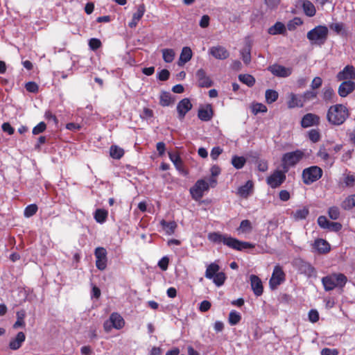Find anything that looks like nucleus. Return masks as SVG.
I'll return each instance as SVG.
<instances>
[{"label": "nucleus", "instance_id": "nucleus-1", "mask_svg": "<svg viewBox=\"0 0 355 355\" xmlns=\"http://www.w3.org/2000/svg\"><path fill=\"white\" fill-rule=\"evenodd\" d=\"M208 239L211 242L217 243H223L227 246L236 250H243L248 248H253L254 247V245L252 243L240 241L236 239L217 232L209 233Z\"/></svg>", "mask_w": 355, "mask_h": 355}, {"label": "nucleus", "instance_id": "nucleus-2", "mask_svg": "<svg viewBox=\"0 0 355 355\" xmlns=\"http://www.w3.org/2000/svg\"><path fill=\"white\" fill-rule=\"evenodd\" d=\"M348 116V109L342 104H336L331 106L327 114L328 121L336 125L343 124Z\"/></svg>", "mask_w": 355, "mask_h": 355}, {"label": "nucleus", "instance_id": "nucleus-3", "mask_svg": "<svg viewBox=\"0 0 355 355\" xmlns=\"http://www.w3.org/2000/svg\"><path fill=\"white\" fill-rule=\"evenodd\" d=\"M329 33L326 26H318L307 33V38L313 45L321 46L327 39Z\"/></svg>", "mask_w": 355, "mask_h": 355}, {"label": "nucleus", "instance_id": "nucleus-4", "mask_svg": "<svg viewBox=\"0 0 355 355\" xmlns=\"http://www.w3.org/2000/svg\"><path fill=\"white\" fill-rule=\"evenodd\" d=\"M324 288H343L347 282V277L341 273L331 274L322 279Z\"/></svg>", "mask_w": 355, "mask_h": 355}, {"label": "nucleus", "instance_id": "nucleus-5", "mask_svg": "<svg viewBox=\"0 0 355 355\" xmlns=\"http://www.w3.org/2000/svg\"><path fill=\"white\" fill-rule=\"evenodd\" d=\"M302 175L303 182L305 184L309 185L322 177V170L317 166H312L304 168Z\"/></svg>", "mask_w": 355, "mask_h": 355}, {"label": "nucleus", "instance_id": "nucleus-6", "mask_svg": "<svg viewBox=\"0 0 355 355\" xmlns=\"http://www.w3.org/2000/svg\"><path fill=\"white\" fill-rule=\"evenodd\" d=\"M125 325V321L121 315L114 312L111 313L108 320L104 322L103 328L106 332H110L112 328L116 329H121Z\"/></svg>", "mask_w": 355, "mask_h": 355}, {"label": "nucleus", "instance_id": "nucleus-7", "mask_svg": "<svg viewBox=\"0 0 355 355\" xmlns=\"http://www.w3.org/2000/svg\"><path fill=\"white\" fill-rule=\"evenodd\" d=\"M304 156V153L300 150L285 153L282 157V164L284 168L293 166L297 164Z\"/></svg>", "mask_w": 355, "mask_h": 355}, {"label": "nucleus", "instance_id": "nucleus-8", "mask_svg": "<svg viewBox=\"0 0 355 355\" xmlns=\"http://www.w3.org/2000/svg\"><path fill=\"white\" fill-rule=\"evenodd\" d=\"M209 184L203 180L196 182L195 185L190 189L191 196L196 200H200L204 195V192L209 189Z\"/></svg>", "mask_w": 355, "mask_h": 355}, {"label": "nucleus", "instance_id": "nucleus-9", "mask_svg": "<svg viewBox=\"0 0 355 355\" xmlns=\"http://www.w3.org/2000/svg\"><path fill=\"white\" fill-rule=\"evenodd\" d=\"M96 266L100 270H103L107 266V251L104 248L98 247L94 252Z\"/></svg>", "mask_w": 355, "mask_h": 355}, {"label": "nucleus", "instance_id": "nucleus-10", "mask_svg": "<svg viewBox=\"0 0 355 355\" xmlns=\"http://www.w3.org/2000/svg\"><path fill=\"white\" fill-rule=\"evenodd\" d=\"M285 280V274L279 266L274 268L271 278L270 279V286L272 288L279 286Z\"/></svg>", "mask_w": 355, "mask_h": 355}, {"label": "nucleus", "instance_id": "nucleus-11", "mask_svg": "<svg viewBox=\"0 0 355 355\" xmlns=\"http://www.w3.org/2000/svg\"><path fill=\"white\" fill-rule=\"evenodd\" d=\"M286 175L281 171H275L266 179L267 184L272 188H277L285 180Z\"/></svg>", "mask_w": 355, "mask_h": 355}, {"label": "nucleus", "instance_id": "nucleus-12", "mask_svg": "<svg viewBox=\"0 0 355 355\" xmlns=\"http://www.w3.org/2000/svg\"><path fill=\"white\" fill-rule=\"evenodd\" d=\"M268 70L275 76L286 78L289 76L293 71L292 68L286 67L279 64H273L268 67Z\"/></svg>", "mask_w": 355, "mask_h": 355}, {"label": "nucleus", "instance_id": "nucleus-13", "mask_svg": "<svg viewBox=\"0 0 355 355\" xmlns=\"http://www.w3.org/2000/svg\"><path fill=\"white\" fill-rule=\"evenodd\" d=\"M338 81L353 80L355 79V68L352 65H347L336 75Z\"/></svg>", "mask_w": 355, "mask_h": 355}, {"label": "nucleus", "instance_id": "nucleus-14", "mask_svg": "<svg viewBox=\"0 0 355 355\" xmlns=\"http://www.w3.org/2000/svg\"><path fill=\"white\" fill-rule=\"evenodd\" d=\"M340 187L352 188L355 186V175L350 171H345L343 173L342 177L338 182Z\"/></svg>", "mask_w": 355, "mask_h": 355}, {"label": "nucleus", "instance_id": "nucleus-15", "mask_svg": "<svg viewBox=\"0 0 355 355\" xmlns=\"http://www.w3.org/2000/svg\"><path fill=\"white\" fill-rule=\"evenodd\" d=\"M355 90V82L343 81L338 87V93L341 97H346Z\"/></svg>", "mask_w": 355, "mask_h": 355}, {"label": "nucleus", "instance_id": "nucleus-16", "mask_svg": "<svg viewBox=\"0 0 355 355\" xmlns=\"http://www.w3.org/2000/svg\"><path fill=\"white\" fill-rule=\"evenodd\" d=\"M300 123L304 128L318 125L320 123V117L317 114L308 113L304 115Z\"/></svg>", "mask_w": 355, "mask_h": 355}, {"label": "nucleus", "instance_id": "nucleus-17", "mask_svg": "<svg viewBox=\"0 0 355 355\" xmlns=\"http://www.w3.org/2000/svg\"><path fill=\"white\" fill-rule=\"evenodd\" d=\"M209 53L216 59L225 60L230 55L227 50L221 46H212L209 49Z\"/></svg>", "mask_w": 355, "mask_h": 355}, {"label": "nucleus", "instance_id": "nucleus-18", "mask_svg": "<svg viewBox=\"0 0 355 355\" xmlns=\"http://www.w3.org/2000/svg\"><path fill=\"white\" fill-rule=\"evenodd\" d=\"M192 108V104L188 98L181 100L177 105L179 118L184 119L186 114Z\"/></svg>", "mask_w": 355, "mask_h": 355}, {"label": "nucleus", "instance_id": "nucleus-19", "mask_svg": "<svg viewBox=\"0 0 355 355\" xmlns=\"http://www.w3.org/2000/svg\"><path fill=\"white\" fill-rule=\"evenodd\" d=\"M26 340V336H25V334L22 331H19L17 333V334L16 335L15 338H12L10 340V343H9V348L12 350H17L19 349L23 343Z\"/></svg>", "mask_w": 355, "mask_h": 355}, {"label": "nucleus", "instance_id": "nucleus-20", "mask_svg": "<svg viewBox=\"0 0 355 355\" xmlns=\"http://www.w3.org/2000/svg\"><path fill=\"white\" fill-rule=\"evenodd\" d=\"M146 8L144 4L139 5L137 8V12L133 14L132 20L129 22L128 26L132 28H135L139 20L144 16Z\"/></svg>", "mask_w": 355, "mask_h": 355}, {"label": "nucleus", "instance_id": "nucleus-21", "mask_svg": "<svg viewBox=\"0 0 355 355\" xmlns=\"http://www.w3.org/2000/svg\"><path fill=\"white\" fill-rule=\"evenodd\" d=\"M313 248L314 251L320 254H324L330 250V245L325 240L318 239L314 241Z\"/></svg>", "mask_w": 355, "mask_h": 355}, {"label": "nucleus", "instance_id": "nucleus-22", "mask_svg": "<svg viewBox=\"0 0 355 355\" xmlns=\"http://www.w3.org/2000/svg\"><path fill=\"white\" fill-rule=\"evenodd\" d=\"M196 77L200 87H209L211 86V80L208 76H207L206 72L204 69H200L198 70L196 72Z\"/></svg>", "mask_w": 355, "mask_h": 355}, {"label": "nucleus", "instance_id": "nucleus-23", "mask_svg": "<svg viewBox=\"0 0 355 355\" xmlns=\"http://www.w3.org/2000/svg\"><path fill=\"white\" fill-rule=\"evenodd\" d=\"M193 53L190 47L184 46L182 48L178 64L179 66H183L188 62L192 58Z\"/></svg>", "mask_w": 355, "mask_h": 355}, {"label": "nucleus", "instance_id": "nucleus-24", "mask_svg": "<svg viewBox=\"0 0 355 355\" xmlns=\"http://www.w3.org/2000/svg\"><path fill=\"white\" fill-rule=\"evenodd\" d=\"M198 118L203 121L211 120L213 116V110L211 105H207L198 110Z\"/></svg>", "mask_w": 355, "mask_h": 355}, {"label": "nucleus", "instance_id": "nucleus-25", "mask_svg": "<svg viewBox=\"0 0 355 355\" xmlns=\"http://www.w3.org/2000/svg\"><path fill=\"white\" fill-rule=\"evenodd\" d=\"M175 99L168 92H162L159 95V104L163 107L169 106L174 103Z\"/></svg>", "mask_w": 355, "mask_h": 355}, {"label": "nucleus", "instance_id": "nucleus-26", "mask_svg": "<svg viewBox=\"0 0 355 355\" xmlns=\"http://www.w3.org/2000/svg\"><path fill=\"white\" fill-rule=\"evenodd\" d=\"M317 156L320 157L322 160H323L326 163V164H327L329 166H331L335 162V158L331 157L324 148H320V150L317 153Z\"/></svg>", "mask_w": 355, "mask_h": 355}, {"label": "nucleus", "instance_id": "nucleus-27", "mask_svg": "<svg viewBox=\"0 0 355 355\" xmlns=\"http://www.w3.org/2000/svg\"><path fill=\"white\" fill-rule=\"evenodd\" d=\"M285 25L279 21L276 22L273 26L270 27L268 30V33L270 35H275L279 34H284L286 33Z\"/></svg>", "mask_w": 355, "mask_h": 355}, {"label": "nucleus", "instance_id": "nucleus-28", "mask_svg": "<svg viewBox=\"0 0 355 355\" xmlns=\"http://www.w3.org/2000/svg\"><path fill=\"white\" fill-rule=\"evenodd\" d=\"M253 189V182L248 180L244 185L240 187L238 189V193L240 196L247 198L251 193Z\"/></svg>", "mask_w": 355, "mask_h": 355}, {"label": "nucleus", "instance_id": "nucleus-29", "mask_svg": "<svg viewBox=\"0 0 355 355\" xmlns=\"http://www.w3.org/2000/svg\"><path fill=\"white\" fill-rule=\"evenodd\" d=\"M345 210H350L355 207V194L347 196L340 204Z\"/></svg>", "mask_w": 355, "mask_h": 355}, {"label": "nucleus", "instance_id": "nucleus-30", "mask_svg": "<svg viewBox=\"0 0 355 355\" xmlns=\"http://www.w3.org/2000/svg\"><path fill=\"white\" fill-rule=\"evenodd\" d=\"M288 107L289 108H294L296 107H302L304 102L298 98V97L293 93H291L288 96Z\"/></svg>", "mask_w": 355, "mask_h": 355}, {"label": "nucleus", "instance_id": "nucleus-31", "mask_svg": "<svg viewBox=\"0 0 355 355\" xmlns=\"http://www.w3.org/2000/svg\"><path fill=\"white\" fill-rule=\"evenodd\" d=\"M160 224L164 230L168 235L173 234L175 232V230L177 227V224L174 221L166 222V220H162L160 222Z\"/></svg>", "mask_w": 355, "mask_h": 355}, {"label": "nucleus", "instance_id": "nucleus-32", "mask_svg": "<svg viewBox=\"0 0 355 355\" xmlns=\"http://www.w3.org/2000/svg\"><path fill=\"white\" fill-rule=\"evenodd\" d=\"M252 226L249 220H243L237 229L239 234H249L252 232Z\"/></svg>", "mask_w": 355, "mask_h": 355}, {"label": "nucleus", "instance_id": "nucleus-33", "mask_svg": "<svg viewBox=\"0 0 355 355\" xmlns=\"http://www.w3.org/2000/svg\"><path fill=\"white\" fill-rule=\"evenodd\" d=\"M124 155V150L123 148L118 146L112 145L110 148V155L116 159H121Z\"/></svg>", "mask_w": 355, "mask_h": 355}, {"label": "nucleus", "instance_id": "nucleus-34", "mask_svg": "<svg viewBox=\"0 0 355 355\" xmlns=\"http://www.w3.org/2000/svg\"><path fill=\"white\" fill-rule=\"evenodd\" d=\"M304 13L309 17H313L315 14V8L314 5L309 1L305 0L302 4Z\"/></svg>", "mask_w": 355, "mask_h": 355}, {"label": "nucleus", "instance_id": "nucleus-35", "mask_svg": "<svg viewBox=\"0 0 355 355\" xmlns=\"http://www.w3.org/2000/svg\"><path fill=\"white\" fill-rule=\"evenodd\" d=\"M162 58L165 62L171 63L173 61L175 52L172 49H164L162 50Z\"/></svg>", "mask_w": 355, "mask_h": 355}, {"label": "nucleus", "instance_id": "nucleus-36", "mask_svg": "<svg viewBox=\"0 0 355 355\" xmlns=\"http://www.w3.org/2000/svg\"><path fill=\"white\" fill-rule=\"evenodd\" d=\"M17 320L13 324V328L17 329L19 327H24L25 322L24 318L26 317V312L24 310H20L17 312Z\"/></svg>", "mask_w": 355, "mask_h": 355}, {"label": "nucleus", "instance_id": "nucleus-37", "mask_svg": "<svg viewBox=\"0 0 355 355\" xmlns=\"http://www.w3.org/2000/svg\"><path fill=\"white\" fill-rule=\"evenodd\" d=\"M309 213V209L306 207L298 209L292 213L293 217L298 220L305 219Z\"/></svg>", "mask_w": 355, "mask_h": 355}, {"label": "nucleus", "instance_id": "nucleus-38", "mask_svg": "<svg viewBox=\"0 0 355 355\" xmlns=\"http://www.w3.org/2000/svg\"><path fill=\"white\" fill-rule=\"evenodd\" d=\"M219 272V266L216 263L209 264L206 269L205 277L211 279L215 275Z\"/></svg>", "mask_w": 355, "mask_h": 355}, {"label": "nucleus", "instance_id": "nucleus-39", "mask_svg": "<svg viewBox=\"0 0 355 355\" xmlns=\"http://www.w3.org/2000/svg\"><path fill=\"white\" fill-rule=\"evenodd\" d=\"M169 158L171 161L173 163L177 170L180 172H184L183 164L181 158L177 154L169 153Z\"/></svg>", "mask_w": 355, "mask_h": 355}, {"label": "nucleus", "instance_id": "nucleus-40", "mask_svg": "<svg viewBox=\"0 0 355 355\" xmlns=\"http://www.w3.org/2000/svg\"><path fill=\"white\" fill-rule=\"evenodd\" d=\"M246 162V159L243 157L233 156L232 158V164L236 169L242 168Z\"/></svg>", "mask_w": 355, "mask_h": 355}, {"label": "nucleus", "instance_id": "nucleus-41", "mask_svg": "<svg viewBox=\"0 0 355 355\" xmlns=\"http://www.w3.org/2000/svg\"><path fill=\"white\" fill-rule=\"evenodd\" d=\"M266 101L268 103H272L275 102L278 98V93L277 91L273 89H267L266 91Z\"/></svg>", "mask_w": 355, "mask_h": 355}, {"label": "nucleus", "instance_id": "nucleus-42", "mask_svg": "<svg viewBox=\"0 0 355 355\" xmlns=\"http://www.w3.org/2000/svg\"><path fill=\"white\" fill-rule=\"evenodd\" d=\"M335 96L334 91L331 87H324L323 89V100L326 102H333Z\"/></svg>", "mask_w": 355, "mask_h": 355}, {"label": "nucleus", "instance_id": "nucleus-43", "mask_svg": "<svg viewBox=\"0 0 355 355\" xmlns=\"http://www.w3.org/2000/svg\"><path fill=\"white\" fill-rule=\"evenodd\" d=\"M239 79L241 82L249 87L254 85L255 83V79L250 74H240L239 76Z\"/></svg>", "mask_w": 355, "mask_h": 355}, {"label": "nucleus", "instance_id": "nucleus-44", "mask_svg": "<svg viewBox=\"0 0 355 355\" xmlns=\"http://www.w3.org/2000/svg\"><path fill=\"white\" fill-rule=\"evenodd\" d=\"M107 216V211L104 209H97L94 214L95 220H96V222H98L99 223H104L106 220Z\"/></svg>", "mask_w": 355, "mask_h": 355}, {"label": "nucleus", "instance_id": "nucleus-45", "mask_svg": "<svg viewBox=\"0 0 355 355\" xmlns=\"http://www.w3.org/2000/svg\"><path fill=\"white\" fill-rule=\"evenodd\" d=\"M241 320V316L239 313L236 311H230L229 314V323L230 325H236Z\"/></svg>", "mask_w": 355, "mask_h": 355}, {"label": "nucleus", "instance_id": "nucleus-46", "mask_svg": "<svg viewBox=\"0 0 355 355\" xmlns=\"http://www.w3.org/2000/svg\"><path fill=\"white\" fill-rule=\"evenodd\" d=\"M211 279H213L215 285L218 287L222 286L225 280V275L223 272H218Z\"/></svg>", "mask_w": 355, "mask_h": 355}, {"label": "nucleus", "instance_id": "nucleus-47", "mask_svg": "<svg viewBox=\"0 0 355 355\" xmlns=\"http://www.w3.org/2000/svg\"><path fill=\"white\" fill-rule=\"evenodd\" d=\"M250 280L252 288H263L262 282L257 276L251 275Z\"/></svg>", "mask_w": 355, "mask_h": 355}, {"label": "nucleus", "instance_id": "nucleus-48", "mask_svg": "<svg viewBox=\"0 0 355 355\" xmlns=\"http://www.w3.org/2000/svg\"><path fill=\"white\" fill-rule=\"evenodd\" d=\"M37 206L35 204L28 205L24 209V216L26 218L31 217L36 214Z\"/></svg>", "mask_w": 355, "mask_h": 355}, {"label": "nucleus", "instance_id": "nucleus-49", "mask_svg": "<svg viewBox=\"0 0 355 355\" xmlns=\"http://www.w3.org/2000/svg\"><path fill=\"white\" fill-rule=\"evenodd\" d=\"M241 58L245 64H248L251 62L250 47H246L241 51Z\"/></svg>", "mask_w": 355, "mask_h": 355}, {"label": "nucleus", "instance_id": "nucleus-50", "mask_svg": "<svg viewBox=\"0 0 355 355\" xmlns=\"http://www.w3.org/2000/svg\"><path fill=\"white\" fill-rule=\"evenodd\" d=\"M309 139L313 143L318 142L320 139V134L318 130L312 129L308 132Z\"/></svg>", "mask_w": 355, "mask_h": 355}, {"label": "nucleus", "instance_id": "nucleus-51", "mask_svg": "<svg viewBox=\"0 0 355 355\" xmlns=\"http://www.w3.org/2000/svg\"><path fill=\"white\" fill-rule=\"evenodd\" d=\"M302 24V21L299 17H295L293 19L288 21L287 24V28L289 31H293L297 26Z\"/></svg>", "mask_w": 355, "mask_h": 355}, {"label": "nucleus", "instance_id": "nucleus-52", "mask_svg": "<svg viewBox=\"0 0 355 355\" xmlns=\"http://www.w3.org/2000/svg\"><path fill=\"white\" fill-rule=\"evenodd\" d=\"M329 216L332 220H336L340 216V209L338 207L333 206L329 209Z\"/></svg>", "mask_w": 355, "mask_h": 355}, {"label": "nucleus", "instance_id": "nucleus-53", "mask_svg": "<svg viewBox=\"0 0 355 355\" xmlns=\"http://www.w3.org/2000/svg\"><path fill=\"white\" fill-rule=\"evenodd\" d=\"M317 96V92L314 91H306L304 93L302 98L303 102L309 101L314 99Z\"/></svg>", "mask_w": 355, "mask_h": 355}, {"label": "nucleus", "instance_id": "nucleus-54", "mask_svg": "<svg viewBox=\"0 0 355 355\" xmlns=\"http://www.w3.org/2000/svg\"><path fill=\"white\" fill-rule=\"evenodd\" d=\"M89 46L92 50H96L101 46V42L97 38H92L89 41Z\"/></svg>", "mask_w": 355, "mask_h": 355}, {"label": "nucleus", "instance_id": "nucleus-55", "mask_svg": "<svg viewBox=\"0 0 355 355\" xmlns=\"http://www.w3.org/2000/svg\"><path fill=\"white\" fill-rule=\"evenodd\" d=\"M46 128V125L45 123L40 122L38 123L36 126H35L33 129V135H38L40 133L43 132Z\"/></svg>", "mask_w": 355, "mask_h": 355}, {"label": "nucleus", "instance_id": "nucleus-56", "mask_svg": "<svg viewBox=\"0 0 355 355\" xmlns=\"http://www.w3.org/2000/svg\"><path fill=\"white\" fill-rule=\"evenodd\" d=\"M318 223L320 227L327 229L330 222L325 216H321L318 218Z\"/></svg>", "mask_w": 355, "mask_h": 355}, {"label": "nucleus", "instance_id": "nucleus-57", "mask_svg": "<svg viewBox=\"0 0 355 355\" xmlns=\"http://www.w3.org/2000/svg\"><path fill=\"white\" fill-rule=\"evenodd\" d=\"M309 320L311 322H316L319 320V313L315 309H311L309 312Z\"/></svg>", "mask_w": 355, "mask_h": 355}, {"label": "nucleus", "instance_id": "nucleus-58", "mask_svg": "<svg viewBox=\"0 0 355 355\" xmlns=\"http://www.w3.org/2000/svg\"><path fill=\"white\" fill-rule=\"evenodd\" d=\"M168 263H169V259L167 257H162L158 262V266L162 270H166L167 268H168Z\"/></svg>", "mask_w": 355, "mask_h": 355}, {"label": "nucleus", "instance_id": "nucleus-59", "mask_svg": "<svg viewBox=\"0 0 355 355\" xmlns=\"http://www.w3.org/2000/svg\"><path fill=\"white\" fill-rule=\"evenodd\" d=\"M26 89L29 92L35 93L38 91V85L34 82H28L26 84Z\"/></svg>", "mask_w": 355, "mask_h": 355}, {"label": "nucleus", "instance_id": "nucleus-60", "mask_svg": "<svg viewBox=\"0 0 355 355\" xmlns=\"http://www.w3.org/2000/svg\"><path fill=\"white\" fill-rule=\"evenodd\" d=\"M211 304L208 300H203L199 306V310L201 312H206L210 309Z\"/></svg>", "mask_w": 355, "mask_h": 355}, {"label": "nucleus", "instance_id": "nucleus-61", "mask_svg": "<svg viewBox=\"0 0 355 355\" xmlns=\"http://www.w3.org/2000/svg\"><path fill=\"white\" fill-rule=\"evenodd\" d=\"M223 149L218 146L214 147L212 148L211 151L210 156L214 159L216 160L218 157V156L222 153Z\"/></svg>", "mask_w": 355, "mask_h": 355}, {"label": "nucleus", "instance_id": "nucleus-62", "mask_svg": "<svg viewBox=\"0 0 355 355\" xmlns=\"http://www.w3.org/2000/svg\"><path fill=\"white\" fill-rule=\"evenodd\" d=\"M170 73L167 69H162L158 73L157 78L159 80L165 81L168 79Z\"/></svg>", "mask_w": 355, "mask_h": 355}, {"label": "nucleus", "instance_id": "nucleus-63", "mask_svg": "<svg viewBox=\"0 0 355 355\" xmlns=\"http://www.w3.org/2000/svg\"><path fill=\"white\" fill-rule=\"evenodd\" d=\"M266 107L261 103H257L253 106V112L255 114H257L259 112H266Z\"/></svg>", "mask_w": 355, "mask_h": 355}, {"label": "nucleus", "instance_id": "nucleus-64", "mask_svg": "<svg viewBox=\"0 0 355 355\" xmlns=\"http://www.w3.org/2000/svg\"><path fill=\"white\" fill-rule=\"evenodd\" d=\"M338 351L336 349L323 348L321 351V355H338Z\"/></svg>", "mask_w": 355, "mask_h": 355}]
</instances>
